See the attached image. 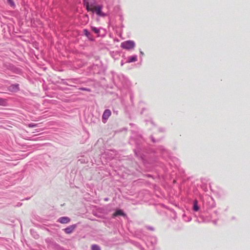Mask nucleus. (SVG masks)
Returning a JSON list of instances; mask_svg holds the SVG:
<instances>
[{
  "mask_svg": "<svg viewBox=\"0 0 250 250\" xmlns=\"http://www.w3.org/2000/svg\"><path fill=\"white\" fill-rule=\"evenodd\" d=\"M37 126V124H34V123L29 124V125H28V126L30 127H36Z\"/></svg>",
  "mask_w": 250,
  "mask_h": 250,
  "instance_id": "473e14b6",
  "label": "nucleus"
},
{
  "mask_svg": "<svg viewBox=\"0 0 250 250\" xmlns=\"http://www.w3.org/2000/svg\"><path fill=\"white\" fill-rule=\"evenodd\" d=\"M214 213L217 215L218 214V211L217 210H215L214 211Z\"/></svg>",
  "mask_w": 250,
  "mask_h": 250,
  "instance_id": "ea45409f",
  "label": "nucleus"
},
{
  "mask_svg": "<svg viewBox=\"0 0 250 250\" xmlns=\"http://www.w3.org/2000/svg\"><path fill=\"white\" fill-rule=\"evenodd\" d=\"M126 214L124 211V210L120 208H116L114 213L112 215V218H115L116 217L121 216H126Z\"/></svg>",
  "mask_w": 250,
  "mask_h": 250,
  "instance_id": "9d476101",
  "label": "nucleus"
},
{
  "mask_svg": "<svg viewBox=\"0 0 250 250\" xmlns=\"http://www.w3.org/2000/svg\"><path fill=\"white\" fill-rule=\"evenodd\" d=\"M140 58L142 59V57L144 55V53L140 49Z\"/></svg>",
  "mask_w": 250,
  "mask_h": 250,
  "instance_id": "f704fd0d",
  "label": "nucleus"
},
{
  "mask_svg": "<svg viewBox=\"0 0 250 250\" xmlns=\"http://www.w3.org/2000/svg\"><path fill=\"white\" fill-rule=\"evenodd\" d=\"M183 219L186 222H189L191 220V217L190 216H188L185 213L183 214Z\"/></svg>",
  "mask_w": 250,
  "mask_h": 250,
  "instance_id": "4be33fe9",
  "label": "nucleus"
},
{
  "mask_svg": "<svg viewBox=\"0 0 250 250\" xmlns=\"http://www.w3.org/2000/svg\"><path fill=\"white\" fill-rule=\"evenodd\" d=\"M148 241H149L151 245L153 246L157 244V239L155 236H151L149 238Z\"/></svg>",
  "mask_w": 250,
  "mask_h": 250,
  "instance_id": "aec40b11",
  "label": "nucleus"
},
{
  "mask_svg": "<svg viewBox=\"0 0 250 250\" xmlns=\"http://www.w3.org/2000/svg\"><path fill=\"white\" fill-rule=\"evenodd\" d=\"M192 209L194 212H198L200 211V206L199 205L198 201L197 199H195L193 201Z\"/></svg>",
  "mask_w": 250,
  "mask_h": 250,
  "instance_id": "4468645a",
  "label": "nucleus"
},
{
  "mask_svg": "<svg viewBox=\"0 0 250 250\" xmlns=\"http://www.w3.org/2000/svg\"><path fill=\"white\" fill-rule=\"evenodd\" d=\"M217 220H214L213 221V223L214 224L216 225L217 224Z\"/></svg>",
  "mask_w": 250,
  "mask_h": 250,
  "instance_id": "4c0bfd02",
  "label": "nucleus"
},
{
  "mask_svg": "<svg viewBox=\"0 0 250 250\" xmlns=\"http://www.w3.org/2000/svg\"><path fill=\"white\" fill-rule=\"evenodd\" d=\"M150 139L151 140V141L155 143H157V142H160L161 140H162V138H159V139H155V138L154 137V136L153 135H150Z\"/></svg>",
  "mask_w": 250,
  "mask_h": 250,
  "instance_id": "5701e85b",
  "label": "nucleus"
},
{
  "mask_svg": "<svg viewBox=\"0 0 250 250\" xmlns=\"http://www.w3.org/2000/svg\"><path fill=\"white\" fill-rule=\"evenodd\" d=\"M103 8V5L101 4L95 5V6L93 8V11L92 12H95L96 14L102 17H104L106 16V14L104 13L102 10Z\"/></svg>",
  "mask_w": 250,
  "mask_h": 250,
  "instance_id": "1a4fd4ad",
  "label": "nucleus"
},
{
  "mask_svg": "<svg viewBox=\"0 0 250 250\" xmlns=\"http://www.w3.org/2000/svg\"><path fill=\"white\" fill-rule=\"evenodd\" d=\"M150 123H151V125H153L154 126H155V124H154V123L153 122V121L152 120H150Z\"/></svg>",
  "mask_w": 250,
  "mask_h": 250,
  "instance_id": "e433bc0d",
  "label": "nucleus"
},
{
  "mask_svg": "<svg viewBox=\"0 0 250 250\" xmlns=\"http://www.w3.org/2000/svg\"><path fill=\"white\" fill-rule=\"evenodd\" d=\"M8 90L11 92H17L20 91V85L18 83L12 84L8 87Z\"/></svg>",
  "mask_w": 250,
  "mask_h": 250,
  "instance_id": "9b49d317",
  "label": "nucleus"
},
{
  "mask_svg": "<svg viewBox=\"0 0 250 250\" xmlns=\"http://www.w3.org/2000/svg\"><path fill=\"white\" fill-rule=\"evenodd\" d=\"M231 219H232V220H234L235 219V217H232Z\"/></svg>",
  "mask_w": 250,
  "mask_h": 250,
  "instance_id": "79ce46f5",
  "label": "nucleus"
},
{
  "mask_svg": "<svg viewBox=\"0 0 250 250\" xmlns=\"http://www.w3.org/2000/svg\"><path fill=\"white\" fill-rule=\"evenodd\" d=\"M137 61V56L136 55H134L131 56H129L127 58V60L126 62L127 63H131L132 62H135Z\"/></svg>",
  "mask_w": 250,
  "mask_h": 250,
  "instance_id": "a211bd4d",
  "label": "nucleus"
},
{
  "mask_svg": "<svg viewBox=\"0 0 250 250\" xmlns=\"http://www.w3.org/2000/svg\"><path fill=\"white\" fill-rule=\"evenodd\" d=\"M61 81H62V83L63 84H65V85H66L71 86H74L73 84L69 83L68 82H67L66 80H65L64 79H62Z\"/></svg>",
  "mask_w": 250,
  "mask_h": 250,
  "instance_id": "c85d7f7f",
  "label": "nucleus"
},
{
  "mask_svg": "<svg viewBox=\"0 0 250 250\" xmlns=\"http://www.w3.org/2000/svg\"><path fill=\"white\" fill-rule=\"evenodd\" d=\"M6 100L3 98H0V105L4 106L6 104Z\"/></svg>",
  "mask_w": 250,
  "mask_h": 250,
  "instance_id": "cd10ccee",
  "label": "nucleus"
},
{
  "mask_svg": "<svg viewBox=\"0 0 250 250\" xmlns=\"http://www.w3.org/2000/svg\"><path fill=\"white\" fill-rule=\"evenodd\" d=\"M111 114V112L109 109H106L104 111L102 115V121L104 123H105L106 122L107 119L110 116Z\"/></svg>",
  "mask_w": 250,
  "mask_h": 250,
  "instance_id": "f8f14e48",
  "label": "nucleus"
},
{
  "mask_svg": "<svg viewBox=\"0 0 250 250\" xmlns=\"http://www.w3.org/2000/svg\"><path fill=\"white\" fill-rule=\"evenodd\" d=\"M107 200H108V199H107V198H105V201H107Z\"/></svg>",
  "mask_w": 250,
  "mask_h": 250,
  "instance_id": "37998d69",
  "label": "nucleus"
},
{
  "mask_svg": "<svg viewBox=\"0 0 250 250\" xmlns=\"http://www.w3.org/2000/svg\"><path fill=\"white\" fill-rule=\"evenodd\" d=\"M176 168L178 169L180 176L181 177H184L185 176L184 169H183L182 168L179 167H176Z\"/></svg>",
  "mask_w": 250,
  "mask_h": 250,
  "instance_id": "412c9836",
  "label": "nucleus"
},
{
  "mask_svg": "<svg viewBox=\"0 0 250 250\" xmlns=\"http://www.w3.org/2000/svg\"><path fill=\"white\" fill-rule=\"evenodd\" d=\"M30 232L35 239H38L39 238V235L36 234V232L33 229H30Z\"/></svg>",
  "mask_w": 250,
  "mask_h": 250,
  "instance_id": "bb28decb",
  "label": "nucleus"
},
{
  "mask_svg": "<svg viewBox=\"0 0 250 250\" xmlns=\"http://www.w3.org/2000/svg\"><path fill=\"white\" fill-rule=\"evenodd\" d=\"M7 0V3H8L9 5H10L11 7H13V8L15 7L16 5H15V3L13 0Z\"/></svg>",
  "mask_w": 250,
  "mask_h": 250,
  "instance_id": "a878e982",
  "label": "nucleus"
},
{
  "mask_svg": "<svg viewBox=\"0 0 250 250\" xmlns=\"http://www.w3.org/2000/svg\"><path fill=\"white\" fill-rule=\"evenodd\" d=\"M159 131L160 132H164L165 131V128L163 127H160L159 128Z\"/></svg>",
  "mask_w": 250,
  "mask_h": 250,
  "instance_id": "72a5a7b5",
  "label": "nucleus"
},
{
  "mask_svg": "<svg viewBox=\"0 0 250 250\" xmlns=\"http://www.w3.org/2000/svg\"><path fill=\"white\" fill-rule=\"evenodd\" d=\"M128 92H129V97H130V101H131V102H132L133 99V98H134L133 93L130 90H128Z\"/></svg>",
  "mask_w": 250,
  "mask_h": 250,
  "instance_id": "c756f323",
  "label": "nucleus"
},
{
  "mask_svg": "<svg viewBox=\"0 0 250 250\" xmlns=\"http://www.w3.org/2000/svg\"><path fill=\"white\" fill-rule=\"evenodd\" d=\"M91 249V250H101V247L97 244L92 245Z\"/></svg>",
  "mask_w": 250,
  "mask_h": 250,
  "instance_id": "b1692460",
  "label": "nucleus"
},
{
  "mask_svg": "<svg viewBox=\"0 0 250 250\" xmlns=\"http://www.w3.org/2000/svg\"><path fill=\"white\" fill-rule=\"evenodd\" d=\"M203 207L207 209H211L215 207V202L214 199L211 196H207L203 200Z\"/></svg>",
  "mask_w": 250,
  "mask_h": 250,
  "instance_id": "423d86ee",
  "label": "nucleus"
},
{
  "mask_svg": "<svg viewBox=\"0 0 250 250\" xmlns=\"http://www.w3.org/2000/svg\"><path fill=\"white\" fill-rule=\"evenodd\" d=\"M3 69L4 71L10 70L17 74H20L21 72L20 68L15 66L13 64L7 62H5L3 63Z\"/></svg>",
  "mask_w": 250,
  "mask_h": 250,
  "instance_id": "20e7f679",
  "label": "nucleus"
},
{
  "mask_svg": "<svg viewBox=\"0 0 250 250\" xmlns=\"http://www.w3.org/2000/svg\"><path fill=\"white\" fill-rule=\"evenodd\" d=\"M132 244L134 245H135L136 247H137V248L141 249V250H144V249L142 247V246L139 243L133 241V242H132Z\"/></svg>",
  "mask_w": 250,
  "mask_h": 250,
  "instance_id": "393cba45",
  "label": "nucleus"
},
{
  "mask_svg": "<svg viewBox=\"0 0 250 250\" xmlns=\"http://www.w3.org/2000/svg\"><path fill=\"white\" fill-rule=\"evenodd\" d=\"M66 81L68 82V83L72 84L74 86V84H80L82 83L81 79L79 78H72L67 79Z\"/></svg>",
  "mask_w": 250,
  "mask_h": 250,
  "instance_id": "dca6fc26",
  "label": "nucleus"
},
{
  "mask_svg": "<svg viewBox=\"0 0 250 250\" xmlns=\"http://www.w3.org/2000/svg\"><path fill=\"white\" fill-rule=\"evenodd\" d=\"M83 4L88 12H93L96 1V0H83Z\"/></svg>",
  "mask_w": 250,
  "mask_h": 250,
  "instance_id": "0eeeda50",
  "label": "nucleus"
},
{
  "mask_svg": "<svg viewBox=\"0 0 250 250\" xmlns=\"http://www.w3.org/2000/svg\"><path fill=\"white\" fill-rule=\"evenodd\" d=\"M90 71L94 74H102L104 73L105 69L102 65V63L93 64L89 67Z\"/></svg>",
  "mask_w": 250,
  "mask_h": 250,
  "instance_id": "39448f33",
  "label": "nucleus"
},
{
  "mask_svg": "<svg viewBox=\"0 0 250 250\" xmlns=\"http://www.w3.org/2000/svg\"><path fill=\"white\" fill-rule=\"evenodd\" d=\"M112 79L114 83L118 87H127L130 82L123 74H117L111 71Z\"/></svg>",
  "mask_w": 250,
  "mask_h": 250,
  "instance_id": "7ed1b4c3",
  "label": "nucleus"
},
{
  "mask_svg": "<svg viewBox=\"0 0 250 250\" xmlns=\"http://www.w3.org/2000/svg\"><path fill=\"white\" fill-rule=\"evenodd\" d=\"M146 109L145 108H143L142 110L141 111V114H142L144 113V111Z\"/></svg>",
  "mask_w": 250,
  "mask_h": 250,
  "instance_id": "c9c22d12",
  "label": "nucleus"
},
{
  "mask_svg": "<svg viewBox=\"0 0 250 250\" xmlns=\"http://www.w3.org/2000/svg\"><path fill=\"white\" fill-rule=\"evenodd\" d=\"M121 65H123V64H124V62H123V61H122V62H121Z\"/></svg>",
  "mask_w": 250,
  "mask_h": 250,
  "instance_id": "a19ab883",
  "label": "nucleus"
},
{
  "mask_svg": "<svg viewBox=\"0 0 250 250\" xmlns=\"http://www.w3.org/2000/svg\"><path fill=\"white\" fill-rule=\"evenodd\" d=\"M79 89L82 91H88V92L91 91V90L90 88H86V87H80Z\"/></svg>",
  "mask_w": 250,
  "mask_h": 250,
  "instance_id": "7c9ffc66",
  "label": "nucleus"
},
{
  "mask_svg": "<svg viewBox=\"0 0 250 250\" xmlns=\"http://www.w3.org/2000/svg\"><path fill=\"white\" fill-rule=\"evenodd\" d=\"M153 153L160 154L166 162V164H164L161 162H158L156 165L160 167L164 173H169L171 176L174 175L173 168H176L179 166V160L177 158L170 156V152L163 146H158L156 150L153 151Z\"/></svg>",
  "mask_w": 250,
  "mask_h": 250,
  "instance_id": "f257e3e1",
  "label": "nucleus"
},
{
  "mask_svg": "<svg viewBox=\"0 0 250 250\" xmlns=\"http://www.w3.org/2000/svg\"><path fill=\"white\" fill-rule=\"evenodd\" d=\"M77 224H73L63 229V231L66 234H70L74 230V229L77 228Z\"/></svg>",
  "mask_w": 250,
  "mask_h": 250,
  "instance_id": "ddd939ff",
  "label": "nucleus"
},
{
  "mask_svg": "<svg viewBox=\"0 0 250 250\" xmlns=\"http://www.w3.org/2000/svg\"><path fill=\"white\" fill-rule=\"evenodd\" d=\"M130 141L135 145L136 148L134 149L135 156L143 160L146 159V154L148 153L150 150L147 148L142 135L133 132Z\"/></svg>",
  "mask_w": 250,
  "mask_h": 250,
  "instance_id": "f03ea898",
  "label": "nucleus"
},
{
  "mask_svg": "<svg viewBox=\"0 0 250 250\" xmlns=\"http://www.w3.org/2000/svg\"><path fill=\"white\" fill-rule=\"evenodd\" d=\"M84 35L90 41H94L95 40L93 36L90 34L89 31L87 29H84L83 30Z\"/></svg>",
  "mask_w": 250,
  "mask_h": 250,
  "instance_id": "f3484780",
  "label": "nucleus"
},
{
  "mask_svg": "<svg viewBox=\"0 0 250 250\" xmlns=\"http://www.w3.org/2000/svg\"><path fill=\"white\" fill-rule=\"evenodd\" d=\"M146 227V228L148 230H151V231H154V228L153 227L149 226H147Z\"/></svg>",
  "mask_w": 250,
  "mask_h": 250,
  "instance_id": "2f4dec72",
  "label": "nucleus"
},
{
  "mask_svg": "<svg viewBox=\"0 0 250 250\" xmlns=\"http://www.w3.org/2000/svg\"><path fill=\"white\" fill-rule=\"evenodd\" d=\"M135 46V42L132 40H128L121 43V47L126 50H130L134 48Z\"/></svg>",
  "mask_w": 250,
  "mask_h": 250,
  "instance_id": "6e6552de",
  "label": "nucleus"
},
{
  "mask_svg": "<svg viewBox=\"0 0 250 250\" xmlns=\"http://www.w3.org/2000/svg\"><path fill=\"white\" fill-rule=\"evenodd\" d=\"M91 30L94 32L98 36H100V30L103 29L102 28H97L94 26H91Z\"/></svg>",
  "mask_w": 250,
  "mask_h": 250,
  "instance_id": "6ab92c4d",
  "label": "nucleus"
},
{
  "mask_svg": "<svg viewBox=\"0 0 250 250\" xmlns=\"http://www.w3.org/2000/svg\"><path fill=\"white\" fill-rule=\"evenodd\" d=\"M70 221H71L70 218L67 216H63V217H60L57 220L58 222H59L62 224H68L70 222Z\"/></svg>",
  "mask_w": 250,
  "mask_h": 250,
  "instance_id": "2eb2a0df",
  "label": "nucleus"
},
{
  "mask_svg": "<svg viewBox=\"0 0 250 250\" xmlns=\"http://www.w3.org/2000/svg\"><path fill=\"white\" fill-rule=\"evenodd\" d=\"M21 205H22V204H21V203H19L16 205V206H17V207H20V206H21Z\"/></svg>",
  "mask_w": 250,
  "mask_h": 250,
  "instance_id": "58836bf2",
  "label": "nucleus"
}]
</instances>
